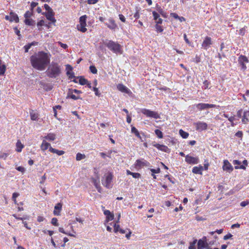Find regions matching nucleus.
I'll use <instances>...</instances> for the list:
<instances>
[{"instance_id": "nucleus-1", "label": "nucleus", "mask_w": 249, "mask_h": 249, "mask_svg": "<svg viewBox=\"0 0 249 249\" xmlns=\"http://www.w3.org/2000/svg\"><path fill=\"white\" fill-rule=\"evenodd\" d=\"M50 56L49 53L43 51L39 52L30 57L31 65L34 69L43 71L50 63Z\"/></svg>"}, {"instance_id": "nucleus-2", "label": "nucleus", "mask_w": 249, "mask_h": 249, "mask_svg": "<svg viewBox=\"0 0 249 249\" xmlns=\"http://www.w3.org/2000/svg\"><path fill=\"white\" fill-rule=\"evenodd\" d=\"M61 73L60 65L56 62H52L49 66L46 73L48 77L55 78L59 76Z\"/></svg>"}, {"instance_id": "nucleus-3", "label": "nucleus", "mask_w": 249, "mask_h": 249, "mask_svg": "<svg viewBox=\"0 0 249 249\" xmlns=\"http://www.w3.org/2000/svg\"><path fill=\"white\" fill-rule=\"evenodd\" d=\"M105 44L110 51L115 53L122 54L123 53L122 46L117 42L109 40L105 43Z\"/></svg>"}, {"instance_id": "nucleus-4", "label": "nucleus", "mask_w": 249, "mask_h": 249, "mask_svg": "<svg viewBox=\"0 0 249 249\" xmlns=\"http://www.w3.org/2000/svg\"><path fill=\"white\" fill-rule=\"evenodd\" d=\"M112 175L111 173L107 174L102 180V184L107 188H110L112 187Z\"/></svg>"}, {"instance_id": "nucleus-5", "label": "nucleus", "mask_w": 249, "mask_h": 249, "mask_svg": "<svg viewBox=\"0 0 249 249\" xmlns=\"http://www.w3.org/2000/svg\"><path fill=\"white\" fill-rule=\"evenodd\" d=\"M86 18L87 16L86 15L81 17L79 19L80 23L77 25V29L83 33H84L87 31V28H86L87 25Z\"/></svg>"}, {"instance_id": "nucleus-6", "label": "nucleus", "mask_w": 249, "mask_h": 249, "mask_svg": "<svg viewBox=\"0 0 249 249\" xmlns=\"http://www.w3.org/2000/svg\"><path fill=\"white\" fill-rule=\"evenodd\" d=\"M142 113L148 117H151L156 119L160 118L159 114L157 112L151 111L149 109H143L142 110Z\"/></svg>"}, {"instance_id": "nucleus-7", "label": "nucleus", "mask_w": 249, "mask_h": 249, "mask_svg": "<svg viewBox=\"0 0 249 249\" xmlns=\"http://www.w3.org/2000/svg\"><path fill=\"white\" fill-rule=\"evenodd\" d=\"M209 249L206 237L204 236L201 239H199L197 243V249Z\"/></svg>"}, {"instance_id": "nucleus-8", "label": "nucleus", "mask_w": 249, "mask_h": 249, "mask_svg": "<svg viewBox=\"0 0 249 249\" xmlns=\"http://www.w3.org/2000/svg\"><path fill=\"white\" fill-rule=\"evenodd\" d=\"M150 163L143 159L137 160L135 163L136 168H141L144 166H149Z\"/></svg>"}, {"instance_id": "nucleus-9", "label": "nucleus", "mask_w": 249, "mask_h": 249, "mask_svg": "<svg viewBox=\"0 0 249 249\" xmlns=\"http://www.w3.org/2000/svg\"><path fill=\"white\" fill-rule=\"evenodd\" d=\"M194 125L196 126V130L199 131L206 130L208 127L206 123L199 121L194 123Z\"/></svg>"}, {"instance_id": "nucleus-10", "label": "nucleus", "mask_w": 249, "mask_h": 249, "mask_svg": "<svg viewBox=\"0 0 249 249\" xmlns=\"http://www.w3.org/2000/svg\"><path fill=\"white\" fill-rule=\"evenodd\" d=\"M185 161L188 164H197L199 162L198 158L196 157H192L189 155L185 156Z\"/></svg>"}, {"instance_id": "nucleus-11", "label": "nucleus", "mask_w": 249, "mask_h": 249, "mask_svg": "<svg viewBox=\"0 0 249 249\" xmlns=\"http://www.w3.org/2000/svg\"><path fill=\"white\" fill-rule=\"evenodd\" d=\"M196 106L198 109L202 110L209 108L214 107H215V105L213 104H209L206 103H199L196 104Z\"/></svg>"}, {"instance_id": "nucleus-12", "label": "nucleus", "mask_w": 249, "mask_h": 249, "mask_svg": "<svg viewBox=\"0 0 249 249\" xmlns=\"http://www.w3.org/2000/svg\"><path fill=\"white\" fill-rule=\"evenodd\" d=\"M212 44V41L211 37L206 36L202 43V47L207 50Z\"/></svg>"}, {"instance_id": "nucleus-13", "label": "nucleus", "mask_w": 249, "mask_h": 249, "mask_svg": "<svg viewBox=\"0 0 249 249\" xmlns=\"http://www.w3.org/2000/svg\"><path fill=\"white\" fill-rule=\"evenodd\" d=\"M5 19L7 20H9L10 22L15 21L16 23L18 22L19 18L18 15L13 12H11L10 15H7L5 16Z\"/></svg>"}, {"instance_id": "nucleus-14", "label": "nucleus", "mask_w": 249, "mask_h": 249, "mask_svg": "<svg viewBox=\"0 0 249 249\" xmlns=\"http://www.w3.org/2000/svg\"><path fill=\"white\" fill-rule=\"evenodd\" d=\"M42 15L45 16L47 19L51 21L52 23H54L56 22V19L53 17L54 14L53 11H50L47 13H43Z\"/></svg>"}, {"instance_id": "nucleus-15", "label": "nucleus", "mask_w": 249, "mask_h": 249, "mask_svg": "<svg viewBox=\"0 0 249 249\" xmlns=\"http://www.w3.org/2000/svg\"><path fill=\"white\" fill-rule=\"evenodd\" d=\"M238 61L241 66L242 69L245 70L247 68L245 63L249 62L247 57L244 55H241L239 57Z\"/></svg>"}, {"instance_id": "nucleus-16", "label": "nucleus", "mask_w": 249, "mask_h": 249, "mask_svg": "<svg viewBox=\"0 0 249 249\" xmlns=\"http://www.w3.org/2000/svg\"><path fill=\"white\" fill-rule=\"evenodd\" d=\"M117 89L121 92L130 95L132 93L129 89L122 84H119L117 86Z\"/></svg>"}, {"instance_id": "nucleus-17", "label": "nucleus", "mask_w": 249, "mask_h": 249, "mask_svg": "<svg viewBox=\"0 0 249 249\" xmlns=\"http://www.w3.org/2000/svg\"><path fill=\"white\" fill-rule=\"evenodd\" d=\"M153 145L156 147L159 150L166 152L169 153L170 152V149L166 145L163 144H160L158 143H154Z\"/></svg>"}, {"instance_id": "nucleus-18", "label": "nucleus", "mask_w": 249, "mask_h": 249, "mask_svg": "<svg viewBox=\"0 0 249 249\" xmlns=\"http://www.w3.org/2000/svg\"><path fill=\"white\" fill-rule=\"evenodd\" d=\"M223 169L229 172H231L233 170V167L231 164L229 162L228 160H224V165L223 166Z\"/></svg>"}, {"instance_id": "nucleus-19", "label": "nucleus", "mask_w": 249, "mask_h": 249, "mask_svg": "<svg viewBox=\"0 0 249 249\" xmlns=\"http://www.w3.org/2000/svg\"><path fill=\"white\" fill-rule=\"evenodd\" d=\"M106 24L111 30H114L117 27V24L112 18L108 19V22H107Z\"/></svg>"}, {"instance_id": "nucleus-20", "label": "nucleus", "mask_w": 249, "mask_h": 249, "mask_svg": "<svg viewBox=\"0 0 249 249\" xmlns=\"http://www.w3.org/2000/svg\"><path fill=\"white\" fill-rule=\"evenodd\" d=\"M62 205L60 203H57L54 208L53 213L54 215H59L62 210Z\"/></svg>"}, {"instance_id": "nucleus-21", "label": "nucleus", "mask_w": 249, "mask_h": 249, "mask_svg": "<svg viewBox=\"0 0 249 249\" xmlns=\"http://www.w3.org/2000/svg\"><path fill=\"white\" fill-rule=\"evenodd\" d=\"M203 170V166L199 165L198 166H195L192 169V172L196 174L202 175Z\"/></svg>"}, {"instance_id": "nucleus-22", "label": "nucleus", "mask_w": 249, "mask_h": 249, "mask_svg": "<svg viewBox=\"0 0 249 249\" xmlns=\"http://www.w3.org/2000/svg\"><path fill=\"white\" fill-rule=\"evenodd\" d=\"M242 122L244 124H247L249 122V111L246 110L243 112Z\"/></svg>"}, {"instance_id": "nucleus-23", "label": "nucleus", "mask_w": 249, "mask_h": 249, "mask_svg": "<svg viewBox=\"0 0 249 249\" xmlns=\"http://www.w3.org/2000/svg\"><path fill=\"white\" fill-rule=\"evenodd\" d=\"M99 179H100L99 177H98L97 176L96 179L93 178H92V182L93 183L94 185L98 191L100 193L101 192V188L99 186V182H100Z\"/></svg>"}, {"instance_id": "nucleus-24", "label": "nucleus", "mask_w": 249, "mask_h": 249, "mask_svg": "<svg viewBox=\"0 0 249 249\" xmlns=\"http://www.w3.org/2000/svg\"><path fill=\"white\" fill-rule=\"evenodd\" d=\"M131 131L132 133H134L136 136H137L138 138L140 139L141 142L144 141L143 138L140 135V134L139 133V131L134 126H132L131 127Z\"/></svg>"}, {"instance_id": "nucleus-25", "label": "nucleus", "mask_w": 249, "mask_h": 249, "mask_svg": "<svg viewBox=\"0 0 249 249\" xmlns=\"http://www.w3.org/2000/svg\"><path fill=\"white\" fill-rule=\"evenodd\" d=\"M49 151L53 153H55L56 154H57L59 156H61V155H62L63 154H64L65 152L64 151H62V150H58L57 149H54V148H53V147H50L49 148Z\"/></svg>"}, {"instance_id": "nucleus-26", "label": "nucleus", "mask_w": 249, "mask_h": 249, "mask_svg": "<svg viewBox=\"0 0 249 249\" xmlns=\"http://www.w3.org/2000/svg\"><path fill=\"white\" fill-rule=\"evenodd\" d=\"M51 147L49 143L47 142L46 141L43 140L41 145V149L43 151H45L48 148Z\"/></svg>"}, {"instance_id": "nucleus-27", "label": "nucleus", "mask_w": 249, "mask_h": 249, "mask_svg": "<svg viewBox=\"0 0 249 249\" xmlns=\"http://www.w3.org/2000/svg\"><path fill=\"white\" fill-rule=\"evenodd\" d=\"M104 214L106 215L108 221H111L113 219V214H112L109 210H105L104 212Z\"/></svg>"}, {"instance_id": "nucleus-28", "label": "nucleus", "mask_w": 249, "mask_h": 249, "mask_svg": "<svg viewBox=\"0 0 249 249\" xmlns=\"http://www.w3.org/2000/svg\"><path fill=\"white\" fill-rule=\"evenodd\" d=\"M30 114L32 120L36 121L37 120L38 115L35 111L32 110L30 112Z\"/></svg>"}, {"instance_id": "nucleus-29", "label": "nucleus", "mask_w": 249, "mask_h": 249, "mask_svg": "<svg viewBox=\"0 0 249 249\" xmlns=\"http://www.w3.org/2000/svg\"><path fill=\"white\" fill-rule=\"evenodd\" d=\"M73 92L70 90L68 93L67 98H71L74 100L81 99L79 96H76L75 95L73 94Z\"/></svg>"}, {"instance_id": "nucleus-30", "label": "nucleus", "mask_w": 249, "mask_h": 249, "mask_svg": "<svg viewBox=\"0 0 249 249\" xmlns=\"http://www.w3.org/2000/svg\"><path fill=\"white\" fill-rule=\"evenodd\" d=\"M24 23L26 25L28 26H33L35 24V21L31 18L25 19Z\"/></svg>"}, {"instance_id": "nucleus-31", "label": "nucleus", "mask_w": 249, "mask_h": 249, "mask_svg": "<svg viewBox=\"0 0 249 249\" xmlns=\"http://www.w3.org/2000/svg\"><path fill=\"white\" fill-rule=\"evenodd\" d=\"M44 138L46 140L52 141L55 139V135L53 133H49Z\"/></svg>"}, {"instance_id": "nucleus-32", "label": "nucleus", "mask_w": 249, "mask_h": 249, "mask_svg": "<svg viewBox=\"0 0 249 249\" xmlns=\"http://www.w3.org/2000/svg\"><path fill=\"white\" fill-rule=\"evenodd\" d=\"M16 146H17V149H16L17 151L18 152H20L21 151L23 147V145L21 143L20 141H19L18 140V142L16 143Z\"/></svg>"}, {"instance_id": "nucleus-33", "label": "nucleus", "mask_w": 249, "mask_h": 249, "mask_svg": "<svg viewBox=\"0 0 249 249\" xmlns=\"http://www.w3.org/2000/svg\"><path fill=\"white\" fill-rule=\"evenodd\" d=\"M6 66L4 64H1V60H0V75H3L5 72Z\"/></svg>"}, {"instance_id": "nucleus-34", "label": "nucleus", "mask_w": 249, "mask_h": 249, "mask_svg": "<svg viewBox=\"0 0 249 249\" xmlns=\"http://www.w3.org/2000/svg\"><path fill=\"white\" fill-rule=\"evenodd\" d=\"M37 44L36 42H32L30 44H28V45H25L24 47V48L25 49V52L26 53H27L29 51V50L30 49V48L33 45H35Z\"/></svg>"}, {"instance_id": "nucleus-35", "label": "nucleus", "mask_w": 249, "mask_h": 249, "mask_svg": "<svg viewBox=\"0 0 249 249\" xmlns=\"http://www.w3.org/2000/svg\"><path fill=\"white\" fill-rule=\"evenodd\" d=\"M179 133L180 135L184 139L187 138L189 136V134L187 132L184 131L182 129L179 130Z\"/></svg>"}, {"instance_id": "nucleus-36", "label": "nucleus", "mask_w": 249, "mask_h": 249, "mask_svg": "<svg viewBox=\"0 0 249 249\" xmlns=\"http://www.w3.org/2000/svg\"><path fill=\"white\" fill-rule=\"evenodd\" d=\"M158 12L164 18L166 17V13L165 11L160 7H158L157 9Z\"/></svg>"}, {"instance_id": "nucleus-37", "label": "nucleus", "mask_w": 249, "mask_h": 249, "mask_svg": "<svg viewBox=\"0 0 249 249\" xmlns=\"http://www.w3.org/2000/svg\"><path fill=\"white\" fill-rule=\"evenodd\" d=\"M155 133L159 138L161 139L163 138L162 132L159 129H156L155 131Z\"/></svg>"}, {"instance_id": "nucleus-38", "label": "nucleus", "mask_w": 249, "mask_h": 249, "mask_svg": "<svg viewBox=\"0 0 249 249\" xmlns=\"http://www.w3.org/2000/svg\"><path fill=\"white\" fill-rule=\"evenodd\" d=\"M86 157L85 155H84V154H82L80 153H78L77 154H76V159L77 160H80L82 159H85Z\"/></svg>"}, {"instance_id": "nucleus-39", "label": "nucleus", "mask_w": 249, "mask_h": 249, "mask_svg": "<svg viewBox=\"0 0 249 249\" xmlns=\"http://www.w3.org/2000/svg\"><path fill=\"white\" fill-rule=\"evenodd\" d=\"M79 83L81 85H84L88 83V80L81 77L79 79Z\"/></svg>"}, {"instance_id": "nucleus-40", "label": "nucleus", "mask_w": 249, "mask_h": 249, "mask_svg": "<svg viewBox=\"0 0 249 249\" xmlns=\"http://www.w3.org/2000/svg\"><path fill=\"white\" fill-rule=\"evenodd\" d=\"M45 25V21L44 20H40L37 23V26L38 27L39 30H41L40 27Z\"/></svg>"}, {"instance_id": "nucleus-41", "label": "nucleus", "mask_w": 249, "mask_h": 249, "mask_svg": "<svg viewBox=\"0 0 249 249\" xmlns=\"http://www.w3.org/2000/svg\"><path fill=\"white\" fill-rule=\"evenodd\" d=\"M89 70H90V72L91 73H92L93 74H96L97 73V70L96 69L95 67L94 66H90L89 67Z\"/></svg>"}, {"instance_id": "nucleus-42", "label": "nucleus", "mask_w": 249, "mask_h": 249, "mask_svg": "<svg viewBox=\"0 0 249 249\" xmlns=\"http://www.w3.org/2000/svg\"><path fill=\"white\" fill-rule=\"evenodd\" d=\"M19 196V194L17 193H14L12 195V199L14 201L15 204L17 203L16 198Z\"/></svg>"}, {"instance_id": "nucleus-43", "label": "nucleus", "mask_w": 249, "mask_h": 249, "mask_svg": "<svg viewBox=\"0 0 249 249\" xmlns=\"http://www.w3.org/2000/svg\"><path fill=\"white\" fill-rule=\"evenodd\" d=\"M57 221L58 220L56 218L53 217L52 219L51 223L54 226H57L58 225Z\"/></svg>"}, {"instance_id": "nucleus-44", "label": "nucleus", "mask_w": 249, "mask_h": 249, "mask_svg": "<svg viewBox=\"0 0 249 249\" xmlns=\"http://www.w3.org/2000/svg\"><path fill=\"white\" fill-rule=\"evenodd\" d=\"M67 75L69 76V78L70 79L74 77V74L72 71H67Z\"/></svg>"}, {"instance_id": "nucleus-45", "label": "nucleus", "mask_w": 249, "mask_h": 249, "mask_svg": "<svg viewBox=\"0 0 249 249\" xmlns=\"http://www.w3.org/2000/svg\"><path fill=\"white\" fill-rule=\"evenodd\" d=\"M152 14H153V16L154 17V20H157L159 18V17H160L159 14L158 13H157L156 12L153 11L152 12Z\"/></svg>"}, {"instance_id": "nucleus-46", "label": "nucleus", "mask_w": 249, "mask_h": 249, "mask_svg": "<svg viewBox=\"0 0 249 249\" xmlns=\"http://www.w3.org/2000/svg\"><path fill=\"white\" fill-rule=\"evenodd\" d=\"M196 240L194 241L193 243H191L189 247V249H196L195 245H196Z\"/></svg>"}, {"instance_id": "nucleus-47", "label": "nucleus", "mask_w": 249, "mask_h": 249, "mask_svg": "<svg viewBox=\"0 0 249 249\" xmlns=\"http://www.w3.org/2000/svg\"><path fill=\"white\" fill-rule=\"evenodd\" d=\"M93 90L94 91L95 94L96 96H100L101 93L98 90V88H97L96 87H93Z\"/></svg>"}, {"instance_id": "nucleus-48", "label": "nucleus", "mask_w": 249, "mask_h": 249, "mask_svg": "<svg viewBox=\"0 0 249 249\" xmlns=\"http://www.w3.org/2000/svg\"><path fill=\"white\" fill-rule=\"evenodd\" d=\"M150 171L151 172L153 173V174H157V173H159L160 171V170L159 168H157V169H150Z\"/></svg>"}, {"instance_id": "nucleus-49", "label": "nucleus", "mask_w": 249, "mask_h": 249, "mask_svg": "<svg viewBox=\"0 0 249 249\" xmlns=\"http://www.w3.org/2000/svg\"><path fill=\"white\" fill-rule=\"evenodd\" d=\"M31 13L30 12H29V11H27L25 14H24V17L25 18V19H27V18H30V17L31 16Z\"/></svg>"}, {"instance_id": "nucleus-50", "label": "nucleus", "mask_w": 249, "mask_h": 249, "mask_svg": "<svg viewBox=\"0 0 249 249\" xmlns=\"http://www.w3.org/2000/svg\"><path fill=\"white\" fill-rule=\"evenodd\" d=\"M134 178H138L141 177L140 174L138 173H133L131 175Z\"/></svg>"}, {"instance_id": "nucleus-51", "label": "nucleus", "mask_w": 249, "mask_h": 249, "mask_svg": "<svg viewBox=\"0 0 249 249\" xmlns=\"http://www.w3.org/2000/svg\"><path fill=\"white\" fill-rule=\"evenodd\" d=\"M120 229V226L119 225L115 224L114 225V232H117L118 231H119Z\"/></svg>"}, {"instance_id": "nucleus-52", "label": "nucleus", "mask_w": 249, "mask_h": 249, "mask_svg": "<svg viewBox=\"0 0 249 249\" xmlns=\"http://www.w3.org/2000/svg\"><path fill=\"white\" fill-rule=\"evenodd\" d=\"M155 27H156V29L157 30V31L159 32H162V31H163V29L162 28V27L159 25L158 24H156V26H155Z\"/></svg>"}, {"instance_id": "nucleus-53", "label": "nucleus", "mask_w": 249, "mask_h": 249, "mask_svg": "<svg viewBox=\"0 0 249 249\" xmlns=\"http://www.w3.org/2000/svg\"><path fill=\"white\" fill-rule=\"evenodd\" d=\"M209 82L207 80H205L203 82V87L206 89L208 88Z\"/></svg>"}, {"instance_id": "nucleus-54", "label": "nucleus", "mask_w": 249, "mask_h": 249, "mask_svg": "<svg viewBox=\"0 0 249 249\" xmlns=\"http://www.w3.org/2000/svg\"><path fill=\"white\" fill-rule=\"evenodd\" d=\"M119 19L123 22H125V18L122 14L119 15Z\"/></svg>"}, {"instance_id": "nucleus-55", "label": "nucleus", "mask_w": 249, "mask_h": 249, "mask_svg": "<svg viewBox=\"0 0 249 249\" xmlns=\"http://www.w3.org/2000/svg\"><path fill=\"white\" fill-rule=\"evenodd\" d=\"M44 7L47 12H49L50 11H53V10L51 8V7L47 4H45L44 5Z\"/></svg>"}, {"instance_id": "nucleus-56", "label": "nucleus", "mask_w": 249, "mask_h": 249, "mask_svg": "<svg viewBox=\"0 0 249 249\" xmlns=\"http://www.w3.org/2000/svg\"><path fill=\"white\" fill-rule=\"evenodd\" d=\"M98 0H88V3L89 4H94L98 2Z\"/></svg>"}, {"instance_id": "nucleus-57", "label": "nucleus", "mask_w": 249, "mask_h": 249, "mask_svg": "<svg viewBox=\"0 0 249 249\" xmlns=\"http://www.w3.org/2000/svg\"><path fill=\"white\" fill-rule=\"evenodd\" d=\"M16 169L17 170H18V171L21 172L22 173H24L25 171V169L24 168V167H23L22 166H18V167H17Z\"/></svg>"}, {"instance_id": "nucleus-58", "label": "nucleus", "mask_w": 249, "mask_h": 249, "mask_svg": "<svg viewBox=\"0 0 249 249\" xmlns=\"http://www.w3.org/2000/svg\"><path fill=\"white\" fill-rule=\"evenodd\" d=\"M249 203V201H242V202H241L240 205L242 207H245L246 206L248 205Z\"/></svg>"}, {"instance_id": "nucleus-59", "label": "nucleus", "mask_w": 249, "mask_h": 249, "mask_svg": "<svg viewBox=\"0 0 249 249\" xmlns=\"http://www.w3.org/2000/svg\"><path fill=\"white\" fill-rule=\"evenodd\" d=\"M232 236V235L231 233H228L224 236V239L228 240V239L231 238Z\"/></svg>"}, {"instance_id": "nucleus-60", "label": "nucleus", "mask_w": 249, "mask_h": 249, "mask_svg": "<svg viewBox=\"0 0 249 249\" xmlns=\"http://www.w3.org/2000/svg\"><path fill=\"white\" fill-rule=\"evenodd\" d=\"M134 18H135V19H138L140 18L139 10H137L136 13L134 14Z\"/></svg>"}, {"instance_id": "nucleus-61", "label": "nucleus", "mask_w": 249, "mask_h": 249, "mask_svg": "<svg viewBox=\"0 0 249 249\" xmlns=\"http://www.w3.org/2000/svg\"><path fill=\"white\" fill-rule=\"evenodd\" d=\"M44 220H45V218L42 216H38L37 218V220L38 222H42Z\"/></svg>"}, {"instance_id": "nucleus-62", "label": "nucleus", "mask_w": 249, "mask_h": 249, "mask_svg": "<svg viewBox=\"0 0 249 249\" xmlns=\"http://www.w3.org/2000/svg\"><path fill=\"white\" fill-rule=\"evenodd\" d=\"M71 91H72V92H73L74 93H75L77 94H80L82 93L81 91L77 90L76 89H71Z\"/></svg>"}, {"instance_id": "nucleus-63", "label": "nucleus", "mask_w": 249, "mask_h": 249, "mask_svg": "<svg viewBox=\"0 0 249 249\" xmlns=\"http://www.w3.org/2000/svg\"><path fill=\"white\" fill-rule=\"evenodd\" d=\"M237 116L239 117V118H242V110H239L237 111Z\"/></svg>"}, {"instance_id": "nucleus-64", "label": "nucleus", "mask_w": 249, "mask_h": 249, "mask_svg": "<svg viewBox=\"0 0 249 249\" xmlns=\"http://www.w3.org/2000/svg\"><path fill=\"white\" fill-rule=\"evenodd\" d=\"M66 67L67 71H72V67L71 65L68 64L66 65Z\"/></svg>"}]
</instances>
